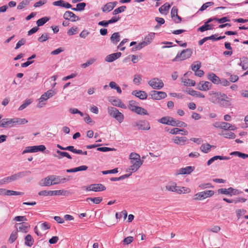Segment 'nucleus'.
I'll return each instance as SVG.
<instances>
[{
	"label": "nucleus",
	"instance_id": "a19ab883",
	"mask_svg": "<svg viewBox=\"0 0 248 248\" xmlns=\"http://www.w3.org/2000/svg\"><path fill=\"white\" fill-rule=\"evenodd\" d=\"M23 192L15 191L11 190H5V195L12 196V195H23Z\"/></svg>",
	"mask_w": 248,
	"mask_h": 248
},
{
	"label": "nucleus",
	"instance_id": "c756f323",
	"mask_svg": "<svg viewBox=\"0 0 248 248\" xmlns=\"http://www.w3.org/2000/svg\"><path fill=\"white\" fill-rule=\"evenodd\" d=\"M230 100L231 99L228 96L227 98L224 97V100H220V102L219 103V105L222 107L228 108L231 106Z\"/></svg>",
	"mask_w": 248,
	"mask_h": 248
},
{
	"label": "nucleus",
	"instance_id": "cd10ccee",
	"mask_svg": "<svg viewBox=\"0 0 248 248\" xmlns=\"http://www.w3.org/2000/svg\"><path fill=\"white\" fill-rule=\"evenodd\" d=\"M172 140L175 143L178 145H183L185 144L187 138L186 137H176Z\"/></svg>",
	"mask_w": 248,
	"mask_h": 248
},
{
	"label": "nucleus",
	"instance_id": "7c9ffc66",
	"mask_svg": "<svg viewBox=\"0 0 248 248\" xmlns=\"http://www.w3.org/2000/svg\"><path fill=\"white\" fill-rule=\"evenodd\" d=\"M34 243V240L30 234L27 235L25 237V244L28 247H31Z\"/></svg>",
	"mask_w": 248,
	"mask_h": 248
},
{
	"label": "nucleus",
	"instance_id": "423d86ee",
	"mask_svg": "<svg viewBox=\"0 0 248 248\" xmlns=\"http://www.w3.org/2000/svg\"><path fill=\"white\" fill-rule=\"evenodd\" d=\"M148 83L153 89L160 90L164 86L162 80L158 78H153Z\"/></svg>",
	"mask_w": 248,
	"mask_h": 248
},
{
	"label": "nucleus",
	"instance_id": "72a5a7b5",
	"mask_svg": "<svg viewBox=\"0 0 248 248\" xmlns=\"http://www.w3.org/2000/svg\"><path fill=\"white\" fill-rule=\"evenodd\" d=\"M96 58H92L89 59L85 63L81 64V67L83 68H85L90 65L93 64L96 61Z\"/></svg>",
	"mask_w": 248,
	"mask_h": 248
},
{
	"label": "nucleus",
	"instance_id": "e433bc0d",
	"mask_svg": "<svg viewBox=\"0 0 248 248\" xmlns=\"http://www.w3.org/2000/svg\"><path fill=\"white\" fill-rule=\"evenodd\" d=\"M155 36V33L153 32H151L149 33L144 38V42H146L147 45L150 44L152 40L154 39Z\"/></svg>",
	"mask_w": 248,
	"mask_h": 248
},
{
	"label": "nucleus",
	"instance_id": "69168bd1",
	"mask_svg": "<svg viewBox=\"0 0 248 248\" xmlns=\"http://www.w3.org/2000/svg\"><path fill=\"white\" fill-rule=\"evenodd\" d=\"M141 80V76L140 75H135L133 82L135 84H139Z\"/></svg>",
	"mask_w": 248,
	"mask_h": 248
},
{
	"label": "nucleus",
	"instance_id": "c03bdc74",
	"mask_svg": "<svg viewBox=\"0 0 248 248\" xmlns=\"http://www.w3.org/2000/svg\"><path fill=\"white\" fill-rule=\"evenodd\" d=\"M111 3L108 2L105 5L104 7L102 8V11L103 12H108L113 9V6L111 5Z\"/></svg>",
	"mask_w": 248,
	"mask_h": 248
},
{
	"label": "nucleus",
	"instance_id": "f8f14e48",
	"mask_svg": "<svg viewBox=\"0 0 248 248\" xmlns=\"http://www.w3.org/2000/svg\"><path fill=\"white\" fill-rule=\"evenodd\" d=\"M63 18L65 20H70L72 22H75L79 19V17L74 13L71 11H66L63 15Z\"/></svg>",
	"mask_w": 248,
	"mask_h": 248
},
{
	"label": "nucleus",
	"instance_id": "6e6552de",
	"mask_svg": "<svg viewBox=\"0 0 248 248\" xmlns=\"http://www.w3.org/2000/svg\"><path fill=\"white\" fill-rule=\"evenodd\" d=\"M133 126L137 127L139 130H148L150 129V124L145 120L137 122L133 124Z\"/></svg>",
	"mask_w": 248,
	"mask_h": 248
},
{
	"label": "nucleus",
	"instance_id": "e2e57ef3",
	"mask_svg": "<svg viewBox=\"0 0 248 248\" xmlns=\"http://www.w3.org/2000/svg\"><path fill=\"white\" fill-rule=\"evenodd\" d=\"M199 187L202 189H204L207 187L213 188L214 186L211 185V183H203L201 184L199 186Z\"/></svg>",
	"mask_w": 248,
	"mask_h": 248
},
{
	"label": "nucleus",
	"instance_id": "20e7f679",
	"mask_svg": "<svg viewBox=\"0 0 248 248\" xmlns=\"http://www.w3.org/2000/svg\"><path fill=\"white\" fill-rule=\"evenodd\" d=\"M214 194L213 190H209L199 192L194 195L193 200L201 201L206 198L211 197Z\"/></svg>",
	"mask_w": 248,
	"mask_h": 248
},
{
	"label": "nucleus",
	"instance_id": "393cba45",
	"mask_svg": "<svg viewBox=\"0 0 248 248\" xmlns=\"http://www.w3.org/2000/svg\"><path fill=\"white\" fill-rule=\"evenodd\" d=\"M230 159V157L228 156H223L220 155H216L210 158L207 162V165L208 166L210 165L214 161L217 160V159L220 160H229Z\"/></svg>",
	"mask_w": 248,
	"mask_h": 248
},
{
	"label": "nucleus",
	"instance_id": "58836bf2",
	"mask_svg": "<svg viewBox=\"0 0 248 248\" xmlns=\"http://www.w3.org/2000/svg\"><path fill=\"white\" fill-rule=\"evenodd\" d=\"M49 20V18L46 16L43 17L39 19L36 21L37 27H40L44 25L46 22Z\"/></svg>",
	"mask_w": 248,
	"mask_h": 248
},
{
	"label": "nucleus",
	"instance_id": "ddd939ff",
	"mask_svg": "<svg viewBox=\"0 0 248 248\" xmlns=\"http://www.w3.org/2000/svg\"><path fill=\"white\" fill-rule=\"evenodd\" d=\"M14 125V119L4 118L2 119L0 122V127H12Z\"/></svg>",
	"mask_w": 248,
	"mask_h": 248
},
{
	"label": "nucleus",
	"instance_id": "473e14b6",
	"mask_svg": "<svg viewBox=\"0 0 248 248\" xmlns=\"http://www.w3.org/2000/svg\"><path fill=\"white\" fill-rule=\"evenodd\" d=\"M138 114L140 115H148L147 111L144 108L140 107H137L135 108L134 111Z\"/></svg>",
	"mask_w": 248,
	"mask_h": 248
},
{
	"label": "nucleus",
	"instance_id": "f3484780",
	"mask_svg": "<svg viewBox=\"0 0 248 248\" xmlns=\"http://www.w3.org/2000/svg\"><path fill=\"white\" fill-rule=\"evenodd\" d=\"M132 94L141 100L146 99L148 96L146 93L143 91L134 90L132 92Z\"/></svg>",
	"mask_w": 248,
	"mask_h": 248
},
{
	"label": "nucleus",
	"instance_id": "f257e3e1",
	"mask_svg": "<svg viewBox=\"0 0 248 248\" xmlns=\"http://www.w3.org/2000/svg\"><path fill=\"white\" fill-rule=\"evenodd\" d=\"M108 111L109 115L113 118L116 119L120 123H121L124 119V115L118 109L114 107H108Z\"/></svg>",
	"mask_w": 248,
	"mask_h": 248
},
{
	"label": "nucleus",
	"instance_id": "4be33fe9",
	"mask_svg": "<svg viewBox=\"0 0 248 248\" xmlns=\"http://www.w3.org/2000/svg\"><path fill=\"white\" fill-rule=\"evenodd\" d=\"M170 125H171L172 126H178V127H186L187 126V124L182 122L179 120H176L172 117L171 118V119H170Z\"/></svg>",
	"mask_w": 248,
	"mask_h": 248
},
{
	"label": "nucleus",
	"instance_id": "bb28decb",
	"mask_svg": "<svg viewBox=\"0 0 248 248\" xmlns=\"http://www.w3.org/2000/svg\"><path fill=\"white\" fill-rule=\"evenodd\" d=\"M56 153L58 154V155H54V156L58 158V159H61L62 157H66L68 159H72L71 156L66 152H62L60 150H57Z\"/></svg>",
	"mask_w": 248,
	"mask_h": 248
},
{
	"label": "nucleus",
	"instance_id": "49530a36",
	"mask_svg": "<svg viewBox=\"0 0 248 248\" xmlns=\"http://www.w3.org/2000/svg\"><path fill=\"white\" fill-rule=\"evenodd\" d=\"M201 66V63L199 61L195 62L191 65V70L195 72L199 70Z\"/></svg>",
	"mask_w": 248,
	"mask_h": 248
},
{
	"label": "nucleus",
	"instance_id": "f03ea898",
	"mask_svg": "<svg viewBox=\"0 0 248 248\" xmlns=\"http://www.w3.org/2000/svg\"><path fill=\"white\" fill-rule=\"evenodd\" d=\"M192 53L193 51L191 48L184 49L181 53H178L176 56L172 61V62H177L188 59L191 57Z\"/></svg>",
	"mask_w": 248,
	"mask_h": 248
},
{
	"label": "nucleus",
	"instance_id": "c85d7f7f",
	"mask_svg": "<svg viewBox=\"0 0 248 248\" xmlns=\"http://www.w3.org/2000/svg\"><path fill=\"white\" fill-rule=\"evenodd\" d=\"M213 29V25L209 24V23H207V22L206 21L203 25L198 28V31L201 32H203L207 30H212Z\"/></svg>",
	"mask_w": 248,
	"mask_h": 248
},
{
	"label": "nucleus",
	"instance_id": "dca6fc26",
	"mask_svg": "<svg viewBox=\"0 0 248 248\" xmlns=\"http://www.w3.org/2000/svg\"><path fill=\"white\" fill-rule=\"evenodd\" d=\"M17 231L27 232L30 226L27 223H17L15 225Z\"/></svg>",
	"mask_w": 248,
	"mask_h": 248
},
{
	"label": "nucleus",
	"instance_id": "8fccbe9b",
	"mask_svg": "<svg viewBox=\"0 0 248 248\" xmlns=\"http://www.w3.org/2000/svg\"><path fill=\"white\" fill-rule=\"evenodd\" d=\"M184 85L185 86H194L195 85L196 82L193 80L191 79H185L184 81H183Z\"/></svg>",
	"mask_w": 248,
	"mask_h": 248
},
{
	"label": "nucleus",
	"instance_id": "39448f33",
	"mask_svg": "<svg viewBox=\"0 0 248 248\" xmlns=\"http://www.w3.org/2000/svg\"><path fill=\"white\" fill-rule=\"evenodd\" d=\"M82 189L87 191H93L95 192L101 191L106 190V187L102 184H91L88 186H84Z\"/></svg>",
	"mask_w": 248,
	"mask_h": 248
},
{
	"label": "nucleus",
	"instance_id": "9b49d317",
	"mask_svg": "<svg viewBox=\"0 0 248 248\" xmlns=\"http://www.w3.org/2000/svg\"><path fill=\"white\" fill-rule=\"evenodd\" d=\"M212 84L208 81H202L197 85V89L201 91H206L211 89Z\"/></svg>",
	"mask_w": 248,
	"mask_h": 248
},
{
	"label": "nucleus",
	"instance_id": "ea45409f",
	"mask_svg": "<svg viewBox=\"0 0 248 248\" xmlns=\"http://www.w3.org/2000/svg\"><path fill=\"white\" fill-rule=\"evenodd\" d=\"M35 57H36L35 54L32 55L30 57H29L28 59V61L26 62L21 64V67H26L28 66L29 65H30V64H31V63H32L34 62V61H31L30 60H31L32 59L35 58Z\"/></svg>",
	"mask_w": 248,
	"mask_h": 248
},
{
	"label": "nucleus",
	"instance_id": "052dcab7",
	"mask_svg": "<svg viewBox=\"0 0 248 248\" xmlns=\"http://www.w3.org/2000/svg\"><path fill=\"white\" fill-rule=\"evenodd\" d=\"M138 158H140V155L135 153H131L129 155L130 161L137 160Z\"/></svg>",
	"mask_w": 248,
	"mask_h": 248
},
{
	"label": "nucleus",
	"instance_id": "0eeeda50",
	"mask_svg": "<svg viewBox=\"0 0 248 248\" xmlns=\"http://www.w3.org/2000/svg\"><path fill=\"white\" fill-rule=\"evenodd\" d=\"M46 147L43 145L38 146H28L22 152V154L28 153H36L38 151L43 152L46 150Z\"/></svg>",
	"mask_w": 248,
	"mask_h": 248
},
{
	"label": "nucleus",
	"instance_id": "5fc2aeb1",
	"mask_svg": "<svg viewBox=\"0 0 248 248\" xmlns=\"http://www.w3.org/2000/svg\"><path fill=\"white\" fill-rule=\"evenodd\" d=\"M224 137L230 139H233L235 138L236 136L235 134L232 132H228L227 133L223 134Z\"/></svg>",
	"mask_w": 248,
	"mask_h": 248
},
{
	"label": "nucleus",
	"instance_id": "3c124183",
	"mask_svg": "<svg viewBox=\"0 0 248 248\" xmlns=\"http://www.w3.org/2000/svg\"><path fill=\"white\" fill-rule=\"evenodd\" d=\"M17 237V232H13L9 238V241L10 243H13Z\"/></svg>",
	"mask_w": 248,
	"mask_h": 248
},
{
	"label": "nucleus",
	"instance_id": "9d476101",
	"mask_svg": "<svg viewBox=\"0 0 248 248\" xmlns=\"http://www.w3.org/2000/svg\"><path fill=\"white\" fill-rule=\"evenodd\" d=\"M31 171L29 170H25L19 172L16 174L10 176L11 181H14L17 179L27 176L31 174Z\"/></svg>",
	"mask_w": 248,
	"mask_h": 248
},
{
	"label": "nucleus",
	"instance_id": "680f3d73",
	"mask_svg": "<svg viewBox=\"0 0 248 248\" xmlns=\"http://www.w3.org/2000/svg\"><path fill=\"white\" fill-rule=\"evenodd\" d=\"M227 75L228 76H230V80L232 82H235L239 79V77L237 75H231V74L229 73H227Z\"/></svg>",
	"mask_w": 248,
	"mask_h": 248
},
{
	"label": "nucleus",
	"instance_id": "a18cd8bd",
	"mask_svg": "<svg viewBox=\"0 0 248 248\" xmlns=\"http://www.w3.org/2000/svg\"><path fill=\"white\" fill-rule=\"evenodd\" d=\"M143 161L141 160L140 158H138L137 160H132L130 161L131 164H133L134 166L137 167L138 169L140 168V167L143 164Z\"/></svg>",
	"mask_w": 248,
	"mask_h": 248
},
{
	"label": "nucleus",
	"instance_id": "79ce46f5",
	"mask_svg": "<svg viewBox=\"0 0 248 248\" xmlns=\"http://www.w3.org/2000/svg\"><path fill=\"white\" fill-rule=\"evenodd\" d=\"M32 102L31 99H26L24 102L19 107V110H22Z\"/></svg>",
	"mask_w": 248,
	"mask_h": 248
},
{
	"label": "nucleus",
	"instance_id": "6ab92c4d",
	"mask_svg": "<svg viewBox=\"0 0 248 248\" xmlns=\"http://www.w3.org/2000/svg\"><path fill=\"white\" fill-rule=\"evenodd\" d=\"M195 167L193 166H187L179 170L177 174H189L194 171Z\"/></svg>",
	"mask_w": 248,
	"mask_h": 248
},
{
	"label": "nucleus",
	"instance_id": "c9c22d12",
	"mask_svg": "<svg viewBox=\"0 0 248 248\" xmlns=\"http://www.w3.org/2000/svg\"><path fill=\"white\" fill-rule=\"evenodd\" d=\"M170 7V5L168 3L166 2L159 8V12L161 14H165V12H168ZM166 14L167 13H165V14Z\"/></svg>",
	"mask_w": 248,
	"mask_h": 248
},
{
	"label": "nucleus",
	"instance_id": "aec40b11",
	"mask_svg": "<svg viewBox=\"0 0 248 248\" xmlns=\"http://www.w3.org/2000/svg\"><path fill=\"white\" fill-rule=\"evenodd\" d=\"M207 78L215 84H219L220 82L219 78L213 73L208 74Z\"/></svg>",
	"mask_w": 248,
	"mask_h": 248
},
{
	"label": "nucleus",
	"instance_id": "a878e982",
	"mask_svg": "<svg viewBox=\"0 0 248 248\" xmlns=\"http://www.w3.org/2000/svg\"><path fill=\"white\" fill-rule=\"evenodd\" d=\"M110 40L112 43L115 45H117V43L120 40V35L119 32H114L113 33L110 38Z\"/></svg>",
	"mask_w": 248,
	"mask_h": 248
},
{
	"label": "nucleus",
	"instance_id": "09e8293b",
	"mask_svg": "<svg viewBox=\"0 0 248 248\" xmlns=\"http://www.w3.org/2000/svg\"><path fill=\"white\" fill-rule=\"evenodd\" d=\"M126 7L125 6H121L116 9H115L112 14L113 15H116L119 13H121L124 11H125V10L126 9Z\"/></svg>",
	"mask_w": 248,
	"mask_h": 248
},
{
	"label": "nucleus",
	"instance_id": "864d4df0",
	"mask_svg": "<svg viewBox=\"0 0 248 248\" xmlns=\"http://www.w3.org/2000/svg\"><path fill=\"white\" fill-rule=\"evenodd\" d=\"M127 216V212L125 210H124L122 212H121L120 214L118 213H116L115 215V217L116 218H120L122 217H124V218L125 219Z\"/></svg>",
	"mask_w": 248,
	"mask_h": 248
},
{
	"label": "nucleus",
	"instance_id": "4d7b16f0",
	"mask_svg": "<svg viewBox=\"0 0 248 248\" xmlns=\"http://www.w3.org/2000/svg\"><path fill=\"white\" fill-rule=\"evenodd\" d=\"M52 178V182L53 185L61 183V176L53 175Z\"/></svg>",
	"mask_w": 248,
	"mask_h": 248
},
{
	"label": "nucleus",
	"instance_id": "4468645a",
	"mask_svg": "<svg viewBox=\"0 0 248 248\" xmlns=\"http://www.w3.org/2000/svg\"><path fill=\"white\" fill-rule=\"evenodd\" d=\"M236 189L232 187H229V188H220L218 189L217 192L219 194H223L225 195H229L232 196L233 195H236Z\"/></svg>",
	"mask_w": 248,
	"mask_h": 248
},
{
	"label": "nucleus",
	"instance_id": "7ed1b4c3",
	"mask_svg": "<svg viewBox=\"0 0 248 248\" xmlns=\"http://www.w3.org/2000/svg\"><path fill=\"white\" fill-rule=\"evenodd\" d=\"M209 95L211 96L209 100L214 104H219L220 100H224V97L227 98L226 94L220 92L211 91L209 92Z\"/></svg>",
	"mask_w": 248,
	"mask_h": 248
},
{
	"label": "nucleus",
	"instance_id": "f704fd0d",
	"mask_svg": "<svg viewBox=\"0 0 248 248\" xmlns=\"http://www.w3.org/2000/svg\"><path fill=\"white\" fill-rule=\"evenodd\" d=\"M171 118L172 117L169 116L163 117L161 119H159L158 120V122L163 124L170 125V124L171 121L170 119H171Z\"/></svg>",
	"mask_w": 248,
	"mask_h": 248
},
{
	"label": "nucleus",
	"instance_id": "1a4fd4ad",
	"mask_svg": "<svg viewBox=\"0 0 248 248\" xmlns=\"http://www.w3.org/2000/svg\"><path fill=\"white\" fill-rule=\"evenodd\" d=\"M149 95L151 96L152 99L157 100L164 99L167 96L166 93L165 92L155 90L151 91L149 93Z\"/></svg>",
	"mask_w": 248,
	"mask_h": 248
},
{
	"label": "nucleus",
	"instance_id": "a211bd4d",
	"mask_svg": "<svg viewBox=\"0 0 248 248\" xmlns=\"http://www.w3.org/2000/svg\"><path fill=\"white\" fill-rule=\"evenodd\" d=\"M122 55L121 52H117L109 54L106 56L105 58V61L109 62H111L119 58Z\"/></svg>",
	"mask_w": 248,
	"mask_h": 248
},
{
	"label": "nucleus",
	"instance_id": "2f4dec72",
	"mask_svg": "<svg viewBox=\"0 0 248 248\" xmlns=\"http://www.w3.org/2000/svg\"><path fill=\"white\" fill-rule=\"evenodd\" d=\"M212 147H214V146L209 143L202 144L200 147V150L204 153H207Z\"/></svg>",
	"mask_w": 248,
	"mask_h": 248
},
{
	"label": "nucleus",
	"instance_id": "603ef678",
	"mask_svg": "<svg viewBox=\"0 0 248 248\" xmlns=\"http://www.w3.org/2000/svg\"><path fill=\"white\" fill-rule=\"evenodd\" d=\"M136 104H137V102L135 101L130 100L129 101L128 108L133 112L135 108L138 107L135 105Z\"/></svg>",
	"mask_w": 248,
	"mask_h": 248
},
{
	"label": "nucleus",
	"instance_id": "6e6d98bb",
	"mask_svg": "<svg viewBox=\"0 0 248 248\" xmlns=\"http://www.w3.org/2000/svg\"><path fill=\"white\" fill-rule=\"evenodd\" d=\"M29 3V1L28 0L22 1L19 3L17 7V9L18 10H21L24 8L26 5H28Z\"/></svg>",
	"mask_w": 248,
	"mask_h": 248
},
{
	"label": "nucleus",
	"instance_id": "bf43d9fd",
	"mask_svg": "<svg viewBox=\"0 0 248 248\" xmlns=\"http://www.w3.org/2000/svg\"><path fill=\"white\" fill-rule=\"evenodd\" d=\"M231 124L226 122H221L220 125V128L224 130H229L230 128Z\"/></svg>",
	"mask_w": 248,
	"mask_h": 248
},
{
	"label": "nucleus",
	"instance_id": "0e129e2a",
	"mask_svg": "<svg viewBox=\"0 0 248 248\" xmlns=\"http://www.w3.org/2000/svg\"><path fill=\"white\" fill-rule=\"evenodd\" d=\"M78 28L77 27H72L67 31V34L69 35H73L78 32Z\"/></svg>",
	"mask_w": 248,
	"mask_h": 248
},
{
	"label": "nucleus",
	"instance_id": "412c9836",
	"mask_svg": "<svg viewBox=\"0 0 248 248\" xmlns=\"http://www.w3.org/2000/svg\"><path fill=\"white\" fill-rule=\"evenodd\" d=\"M109 101L114 106L120 107L123 108H126V106L118 98L110 99L109 100Z\"/></svg>",
	"mask_w": 248,
	"mask_h": 248
},
{
	"label": "nucleus",
	"instance_id": "5701e85b",
	"mask_svg": "<svg viewBox=\"0 0 248 248\" xmlns=\"http://www.w3.org/2000/svg\"><path fill=\"white\" fill-rule=\"evenodd\" d=\"M240 62L238 65L242 67L243 70H246L248 68V58L243 57L240 59Z\"/></svg>",
	"mask_w": 248,
	"mask_h": 248
},
{
	"label": "nucleus",
	"instance_id": "2eb2a0df",
	"mask_svg": "<svg viewBox=\"0 0 248 248\" xmlns=\"http://www.w3.org/2000/svg\"><path fill=\"white\" fill-rule=\"evenodd\" d=\"M53 175H50L42 179L39 182V185L42 186H47L53 185L52 182V178H53Z\"/></svg>",
	"mask_w": 248,
	"mask_h": 248
},
{
	"label": "nucleus",
	"instance_id": "338daca9",
	"mask_svg": "<svg viewBox=\"0 0 248 248\" xmlns=\"http://www.w3.org/2000/svg\"><path fill=\"white\" fill-rule=\"evenodd\" d=\"M26 40L24 38H22L17 43L15 49H18L21 46L24 45L26 43Z\"/></svg>",
	"mask_w": 248,
	"mask_h": 248
},
{
	"label": "nucleus",
	"instance_id": "774afa93",
	"mask_svg": "<svg viewBox=\"0 0 248 248\" xmlns=\"http://www.w3.org/2000/svg\"><path fill=\"white\" fill-rule=\"evenodd\" d=\"M48 39L46 33L43 34L38 38V41L40 42H43L46 41Z\"/></svg>",
	"mask_w": 248,
	"mask_h": 248
},
{
	"label": "nucleus",
	"instance_id": "4c0bfd02",
	"mask_svg": "<svg viewBox=\"0 0 248 248\" xmlns=\"http://www.w3.org/2000/svg\"><path fill=\"white\" fill-rule=\"evenodd\" d=\"M14 125L16 124L21 125L27 124L28 121L25 118H14Z\"/></svg>",
	"mask_w": 248,
	"mask_h": 248
},
{
	"label": "nucleus",
	"instance_id": "b1692460",
	"mask_svg": "<svg viewBox=\"0 0 248 248\" xmlns=\"http://www.w3.org/2000/svg\"><path fill=\"white\" fill-rule=\"evenodd\" d=\"M55 94V92L54 91L52 90H49L46 92L45 93L43 94L41 97L40 100H44L45 101L47 100L48 98L52 97Z\"/></svg>",
	"mask_w": 248,
	"mask_h": 248
},
{
	"label": "nucleus",
	"instance_id": "de8ad7c7",
	"mask_svg": "<svg viewBox=\"0 0 248 248\" xmlns=\"http://www.w3.org/2000/svg\"><path fill=\"white\" fill-rule=\"evenodd\" d=\"M116 149L115 148H109V147H100L99 146V147H98L97 148V151L103 152H108V151H116Z\"/></svg>",
	"mask_w": 248,
	"mask_h": 248
},
{
	"label": "nucleus",
	"instance_id": "37998d69",
	"mask_svg": "<svg viewBox=\"0 0 248 248\" xmlns=\"http://www.w3.org/2000/svg\"><path fill=\"white\" fill-rule=\"evenodd\" d=\"M87 202L92 201L94 203L98 204L100 203L102 201V197H95V198H87L86 200Z\"/></svg>",
	"mask_w": 248,
	"mask_h": 248
},
{
	"label": "nucleus",
	"instance_id": "13d9d810",
	"mask_svg": "<svg viewBox=\"0 0 248 248\" xmlns=\"http://www.w3.org/2000/svg\"><path fill=\"white\" fill-rule=\"evenodd\" d=\"M213 4H214V2H211V1L207 2L203 4L202 6V7L200 8L199 11H203L205 10L207 7H208L210 6H212Z\"/></svg>",
	"mask_w": 248,
	"mask_h": 248
}]
</instances>
